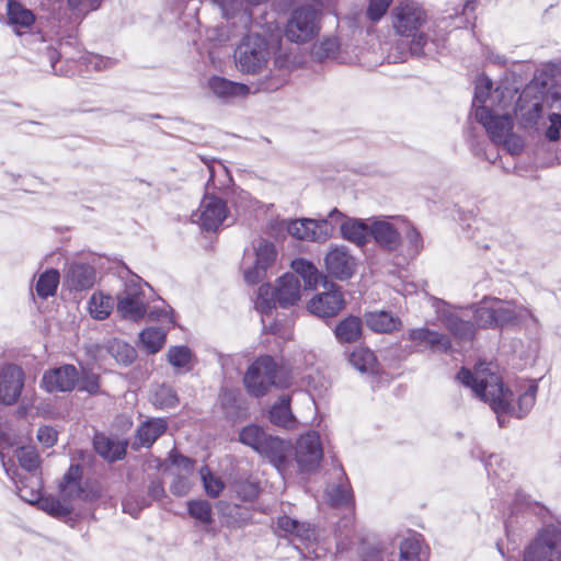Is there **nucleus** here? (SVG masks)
Here are the masks:
<instances>
[{"label":"nucleus","instance_id":"69168bd1","mask_svg":"<svg viewBox=\"0 0 561 561\" xmlns=\"http://www.w3.org/2000/svg\"><path fill=\"white\" fill-rule=\"evenodd\" d=\"M191 490V482L186 476L178 474L174 477L170 491L175 496H185Z\"/></svg>","mask_w":561,"mask_h":561},{"label":"nucleus","instance_id":"bf43d9fd","mask_svg":"<svg viewBox=\"0 0 561 561\" xmlns=\"http://www.w3.org/2000/svg\"><path fill=\"white\" fill-rule=\"evenodd\" d=\"M79 390L85 391L89 394H98L100 391V377L99 375L91 371H83L79 374Z\"/></svg>","mask_w":561,"mask_h":561},{"label":"nucleus","instance_id":"58836bf2","mask_svg":"<svg viewBox=\"0 0 561 561\" xmlns=\"http://www.w3.org/2000/svg\"><path fill=\"white\" fill-rule=\"evenodd\" d=\"M350 364L360 373L374 374L377 367V358L369 348L357 347L350 355Z\"/></svg>","mask_w":561,"mask_h":561},{"label":"nucleus","instance_id":"2eb2a0df","mask_svg":"<svg viewBox=\"0 0 561 561\" xmlns=\"http://www.w3.org/2000/svg\"><path fill=\"white\" fill-rule=\"evenodd\" d=\"M295 456L301 472H311L317 469L323 457L320 435L317 432L301 435L297 440Z\"/></svg>","mask_w":561,"mask_h":561},{"label":"nucleus","instance_id":"864d4df0","mask_svg":"<svg viewBox=\"0 0 561 561\" xmlns=\"http://www.w3.org/2000/svg\"><path fill=\"white\" fill-rule=\"evenodd\" d=\"M153 403L161 409H170L179 404V398L171 387L162 385L153 394Z\"/></svg>","mask_w":561,"mask_h":561},{"label":"nucleus","instance_id":"aec40b11","mask_svg":"<svg viewBox=\"0 0 561 561\" xmlns=\"http://www.w3.org/2000/svg\"><path fill=\"white\" fill-rule=\"evenodd\" d=\"M24 386V371L15 364H7L0 369V402L4 405L14 404Z\"/></svg>","mask_w":561,"mask_h":561},{"label":"nucleus","instance_id":"b1692460","mask_svg":"<svg viewBox=\"0 0 561 561\" xmlns=\"http://www.w3.org/2000/svg\"><path fill=\"white\" fill-rule=\"evenodd\" d=\"M64 283L70 290L90 289L95 283V270L88 263L73 262L65 271Z\"/></svg>","mask_w":561,"mask_h":561},{"label":"nucleus","instance_id":"8fccbe9b","mask_svg":"<svg viewBox=\"0 0 561 561\" xmlns=\"http://www.w3.org/2000/svg\"><path fill=\"white\" fill-rule=\"evenodd\" d=\"M404 247L407 255L415 259L424 248V240L421 232L412 225L404 231Z\"/></svg>","mask_w":561,"mask_h":561},{"label":"nucleus","instance_id":"ea45409f","mask_svg":"<svg viewBox=\"0 0 561 561\" xmlns=\"http://www.w3.org/2000/svg\"><path fill=\"white\" fill-rule=\"evenodd\" d=\"M270 421L278 426H288L293 420V413L290 411V397L287 394H283L278 398V400L272 405L270 410Z\"/></svg>","mask_w":561,"mask_h":561},{"label":"nucleus","instance_id":"5701e85b","mask_svg":"<svg viewBox=\"0 0 561 561\" xmlns=\"http://www.w3.org/2000/svg\"><path fill=\"white\" fill-rule=\"evenodd\" d=\"M276 259V250L272 242L261 241L255 250V264L244 268V279L248 284H259L265 276L266 270Z\"/></svg>","mask_w":561,"mask_h":561},{"label":"nucleus","instance_id":"a211bd4d","mask_svg":"<svg viewBox=\"0 0 561 561\" xmlns=\"http://www.w3.org/2000/svg\"><path fill=\"white\" fill-rule=\"evenodd\" d=\"M435 49V42L430 41L427 35L421 32L417 36L412 37L411 41L401 38L392 46L389 59L392 62H403L409 56H426L432 55Z\"/></svg>","mask_w":561,"mask_h":561},{"label":"nucleus","instance_id":"a18cd8bd","mask_svg":"<svg viewBox=\"0 0 561 561\" xmlns=\"http://www.w3.org/2000/svg\"><path fill=\"white\" fill-rule=\"evenodd\" d=\"M36 504L42 511L59 518L67 517L72 511L71 503L55 496H41Z\"/></svg>","mask_w":561,"mask_h":561},{"label":"nucleus","instance_id":"72a5a7b5","mask_svg":"<svg viewBox=\"0 0 561 561\" xmlns=\"http://www.w3.org/2000/svg\"><path fill=\"white\" fill-rule=\"evenodd\" d=\"M367 327L378 333H390L401 327V320L388 311H374L365 316Z\"/></svg>","mask_w":561,"mask_h":561},{"label":"nucleus","instance_id":"4d7b16f0","mask_svg":"<svg viewBox=\"0 0 561 561\" xmlns=\"http://www.w3.org/2000/svg\"><path fill=\"white\" fill-rule=\"evenodd\" d=\"M168 360L175 368H184L192 360V351L185 345L171 346L168 351Z\"/></svg>","mask_w":561,"mask_h":561},{"label":"nucleus","instance_id":"4468645a","mask_svg":"<svg viewBox=\"0 0 561 561\" xmlns=\"http://www.w3.org/2000/svg\"><path fill=\"white\" fill-rule=\"evenodd\" d=\"M193 217H196V221L203 230L216 231L228 217L227 204L220 197L205 194Z\"/></svg>","mask_w":561,"mask_h":561},{"label":"nucleus","instance_id":"2f4dec72","mask_svg":"<svg viewBox=\"0 0 561 561\" xmlns=\"http://www.w3.org/2000/svg\"><path fill=\"white\" fill-rule=\"evenodd\" d=\"M423 538L417 533H409L400 542V561H425Z\"/></svg>","mask_w":561,"mask_h":561},{"label":"nucleus","instance_id":"423d86ee","mask_svg":"<svg viewBox=\"0 0 561 561\" xmlns=\"http://www.w3.org/2000/svg\"><path fill=\"white\" fill-rule=\"evenodd\" d=\"M271 58L270 46L265 37L259 34L244 36L234 50V59L241 72L254 75L266 67Z\"/></svg>","mask_w":561,"mask_h":561},{"label":"nucleus","instance_id":"7ed1b4c3","mask_svg":"<svg viewBox=\"0 0 561 561\" xmlns=\"http://www.w3.org/2000/svg\"><path fill=\"white\" fill-rule=\"evenodd\" d=\"M275 533L279 536L291 537L301 560H316L325 554L327 549L319 545L316 529L308 523L283 515L276 519Z\"/></svg>","mask_w":561,"mask_h":561},{"label":"nucleus","instance_id":"0e129e2a","mask_svg":"<svg viewBox=\"0 0 561 561\" xmlns=\"http://www.w3.org/2000/svg\"><path fill=\"white\" fill-rule=\"evenodd\" d=\"M36 436L44 447L49 448L56 444L58 433L54 427L44 425L38 428Z\"/></svg>","mask_w":561,"mask_h":561},{"label":"nucleus","instance_id":"de8ad7c7","mask_svg":"<svg viewBox=\"0 0 561 561\" xmlns=\"http://www.w3.org/2000/svg\"><path fill=\"white\" fill-rule=\"evenodd\" d=\"M139 337L150 354L158 353L165 343V333L160 328H147L141 331Z\"/></svg>","mask_w":561,"mask_h":561},{"label":"nucleus","instance_id":"f257e3e1","mask_svg":"<svg viewBox=\"0 0 561 561\" xmlns=\"http://www.w3.org/2000/svg\"><path fill=\"white\" fill-rule=\"evenodd\" d=\"M458 380L490 405L501 427L505 425V415L522 419L536 402L538 386L535 381L516 385L515 390L504 387L496 366L492 363H478L472 371L462 367L458 371Z\"/></svg>","mask_w":561,"mask_h":561},{"label":"nucleus","instance_id":"c756f323","mask_svg":"<svg viewBox=\"0 0 561 561\" xmlns=\"http://www.w3.org/2000/svg\"><path fill=\"white\" fill-rule=\"evenodd\" d=\"M168 422L162 417H153L142 422L136 434V438L140 446L151 447L154 442L165 433Z\"/></svg>","mask_w":561,"mask_h":561},{"label":"nucleus","instance_id":"f03ea898","mask_svg":"<svg viewBox=\"0 0 561 561\" xmlns=\"http://www.w3.org/2000/svg\"><path fill=\"white\" fill-rule=\"evenodd\" d=\"M516 301L484 297L479 304L458 308V340H471L476 329H504L514 327Z\"/></svg>","mask_w":561,"mask_h":561},{"label":"nucleus","instance_id":"37998d69","mask_svg":"<svg viewBox=\"0 0 561 561\" xmlns=\"http://www.w3.org/2000/svg\"><path fill=\"white\" fill-rule=\"evenodd\" d=\"M59 280L60 274L57 270L49 268L45 271L39 275L36 283L35 289L37 295L43 299L54 296L58 288Z\"/></svg>","mask_w":561,"mask_h":561},{"label":"nucleus","instance_id":"4be33fe9","mask_svg":"<svg viewBox=\"0 0 561 561\" xmlns=\"http://www.w3.org/2000/svg\"><path fill=\"white\" fill-rule=\"evenodd\" d=\"M408 339L415 345L427 347L435 353H449L453 351L451 341L448 336L428 328L412 329Z\"/></svg>","mask_w":561,"mask_h":561},{"label":"nucleus","instance_id":"e433bc0d","mask_svg":"<svg viewBox=\"0 0 561 561\" xmlns=\"http://www.w3.org/2000/svg\"><path fill=\"white\" fill-rule=\"evenodd\" d=\"M334 334L340 343H354L362 336V320L358 317L348 316L334 329Z\"/></svg>","mask_w":561,"mask_h":561},{"label":"nucleus","instance_id":"680f3d73","mask_svg":"<svg viewBox=\"0 0 561 561\" xmlns=\"http://www.w3.org/2000/svg\"><path fill=\"white\" fill-rule=\"evenodd\" d=\"M67 2L70 10L85 15L91 11L98 10L101 7L103 0H67Z\"/></svg>","mask_w":561,"mask_h":561},{"label":"nucleus","instance_id":"a19ab883","mask_svg":"<svg viewBox=\"0 0 561 561\" xmlns=\"http://www.w3.org/2000/svg\"><path fill=\"white\" fill-rule=\"evenodd\" d=\"M15 457L20 467L26 471L25 474H41V459L34 446H21L15 450Z\"/></svg>","mask_w":561,"mask_h":561},{"label":"nucleus","instance_id":"052dcab7","mask_svg":"<svg viewBox=\"0 0 561 561\" xmlns=\"http://www.w3.org/2000/svg\"><path fill=\"white\" fill-rule=\"evenodd\" d=\"M392 0H370L366 14L369 20L379 21L388 11Z\"/></svg>","mask_w":561,"mask_h":561},{"label":"nucleus","instance_id":"09e8293b","mask_svg":"<svg viewBox=\"0 0 561 561\" xmlns=\"http://www.w3.org/2000/svg\"><path fill=\"white\" fill-rule=\"evenodd\" d=\"M278 305L275 296V289L270 284H262L259 288L257 298L255 300V308L264 316L276 308Z\"/></svg>","mask_w":561,"mask_h":561},{"label":"nucleus","instance_id":"412c9836","mask_svg":"<svg viewBox=\"0 0 561 561\" xmlns=\"http://www.w3.org/2000/svg\"><path fill=\"white\" fill-rule=\"evenodd\" d=\"M324 262L329 274L337 279H348L355 273L356 260L344 245L329 251Z\"/></svg>","mask_w":561,"mask_h":561},{"label":"nucleus","instance_id":"20e7f679","mask_svg":"<svg viewBox=\"0 0 561 561\" xmlns=\"http://www.w3.org/2000/svg\"><path fill=\"white\" fill-rule=\"evenodd\" d=\"M239 440L262 457L267 458L278 470H282L290 450V444L278 437L268 435L257 425H248L239 433Z\"/></svg>","mask_w":561,"mask_h":561},{"label":"nucleus","instance_id":"c9c22d12","mask_svg":"<svg viewBox=\"0 0 561 561\" xmlns=\"http://www.w3.org/2000/svg\"><path fill=\"white\" fill-rule=\"evenodd\" d=\"M209 88L219 98L247 95L250 91L247 84L216 76L209 79Z\"/></svg>","mask_w":561,"mask_h":561},{"label":"nucleus","instance_id":"79ce46f5","mask_svg":"<svg viewBox=\"0 0 561 561\" xmlns=\"http://www.w3.org/2000/svg\"><path fill=\"white\" fill-rule=\"evenodd\" d=\"M89 312L96 320L106 319L114 307V300L111 296L103 293H94L89 300Z\"/></svg>","mask_w":561,"mask_h":561},{"label":"nucleus","instance_id":"c85d7f7f","mask_svg":"<svg viewBox=\"0 0 561 561\" xmlns=\"http://www.w3.org/2000/svg\"><path fill=\"white\" fill-rule=\"evenodd\" d=\"M81 479L82 469L80 465H71L59 483L60 496L67 503L83 496L84 490L81 486Z\"/></svg>","mask_w":561,"mask_h":561},{"label":"nucleus","instance_id":"f3484780","mask_svg":"<svg viewBox=\"0 0 561 561\" xmlns=\"http://www.w3.org/2000/svg\"><path fill=\"white\" fill-rule=\"evenodd\" d=\"M1 459L3 455L0 451ZM2 466L8 477L13 481L16 494L25 502L30 504H36L42 496L43 481L39 473L33 474H21L13 466L9 467L8 463L2 460Z\"/></svg>","mask_w":561,"mask_h":561},{"label":"nucleus","instance_id":"ddd939ff","mask_svg":"<svg viewBox=\"0 0 561 561\" xmlns=\"http://www.w3.org/2000/svg\"><path fill=\"white\" fill-rule=\"evenodd\" d=\"M515 93L508 87H497L492 90V82L488 78H481L476 84L473 106L477 108L492 110L496 105H512Z\"/></svg>","mask_w":561,"mask_h":561},{"label":"nucleus","instance_id":"f8f14e48","mask_svg":"<svg viewBox=\"0 0 561 561\" xmlns=\"http://www.w3.org/2000/svg\"><path fill=\"white\" fill-rule=\"evenodd\" d=\"M141 280L139 276L133 274L125 282L124 290L117 295V312L124 319L139 321L147 312Z\"/></svg>","mask_w":561,"mask_h":561},{"label":"nucleus","instance_id":"49530a36","mask_svg":"<svg viewBox=\"0 0 561 561\" xmlns=\"http://www.w3.org/2000/svg\"><path fill=\"white\" fill-rule=\"evenodd\" d=\"M514 327H519L528 332L537 333L541 323L531 309L523 305H516Z\"/></svg>","mask_w":561,"mask_h":561},{"label":"nucleus","instance_id":"338daca9","mask_svg":"<svg viewBox=\"0 0 561 561\" xmlns=\"http://www.w3.org/2000/svg\"><path fill=\"white\" fill-rule=\"evenodd\" d=\"M550 125L546 130V137L550 141H557L560 138L561 114L552 113L549 115Z\"/></svg>","mask_w":561,"mask_h":561},{"label":"nucleus","instance_id":"13d9d810","mask_svg":"<svg viewBox=\"0 0 561 561\" xmlns=\"http://www.w3.org/2000/svg\"><path fill=\"white\" fill-rule=\"evenodd\" d=\"M44 57L48 60L49 67L54 75L68 77L75 73L73 70L64 69L62 62L60 60V54L56 48L47 46L44 53Z\"/></svg>","mask_w":561,"mask_h":561},{"label":"nucleus","instance_id":"a878e982","mask_svg":"<svg viewBox=\"0 0 561 561\" xmlns=\"http://www.w3.org/2000/svg\"><path fill=\"white\" fill-rule=\"evenodd\" d=\"M127 446L126 440L108 437L102 433H96L93 437L95 453L108 462L123 459L126 456Z\"/></svg>","mask_w":561,"mask_h":561},{"label":"nucleus","instance_id":"6ab92c4d","mask_svg":"<svg viewBox=\"0 0 561 561\" xmlns=\"http://www.w3.org/2000/svg\"><path fill=\"white\" fill-rule=\"evenodd\" d=\"M345 306L343 294L331 284L327 291L316 295L309 300L307 309L310 313L325 319L335 317Z\"/></svg>","mask_w":561,"mask_h":561},{"label":"nucleus","instance_id":"dca6fc26","mask_svg":"<svg viewBox=\"0 0 561 561\" xmlns=\"http://www.w3.org/2000/svg\"><path fill=\"white\" fill-rule=\"evenodd\" d=\"M79 382V370L71 364H65L46 370L41 386L49 393L70 392Z\"/></svg>","mask_w":561,"mask_h":561},{"label":"nucleus","instance_id":"7c9ffc66","mask_svg":"<svg viewBox=\"0 0 561 561\" xmlns=\"http://www.w3.org/2000/svg\"><path fill=\"white\" fill-rule=\"evenodd\" d=\"M294 274L301 277L306 289H313L319 283H323L324 288L328 286L327 277L322 275L317 267L305 259H296L291 262Z\"/></svg>","mask_w":561,"mask_h":561},{"label":"nucleus","instance_id":"6e6d98bb","mask_svg":"<svg viewBox=\"0 0 561 561\" xmlns=\"http://www.w3.org/2000/svg\"><path fill=\"white\" fill-rule=\"evenodd\" d=\"M518 110L520 113L522 122L526 127H531L537 124L542 114V105L539 101L531 102L528 107L523 105V98H519Z\"/></svg>","mask_w":561,"mask_h":561},{"label":"nucleus","instance_id":"bb28decb","mask_svg":"<svg viewBox=\"0 0 561 561\" xmlns=\"http://www.w3.org/2000/svg\"><path fill=\"white\" fill-rule=\"evenodd\" d=\"M369 230L370 238L382 249L391 252L400 245V234L391 222L374 220Z\"/></svg>","mask_w":561,"mask_h":561},{"label":"nucleus","instance_id":"e2e57ef3","mask_svg":"<svg viewBox=\"0 0 561 561\" xmlns=\"http://www.w3.org/2000/svg\"><path fill=\"white\" fill-rule=\"evenodd\" d=\"M437 314L449 332L456 334V316L454 314V309L447 307L443 301L437 306Z\"/></svg>","mask_w":561,"mask_h":561},{"label":"nucleus","instance_id":"f704fd0d","mask_svg":"<svg viewBox=\"0 0 561 561\" xmlns=\"http://www.w3.org/2000/svg\"><path fill=\"white\" fill-rule=\"evenodd\" d=\"M220 9L225 19L230 20L236 16L240 18V22L248 27L252 20L251 10L244 5L243 0H213Z\"/></svg>","mask_w":561,"mask_h":561},{"label":"nucleus","instance_id":"cd10ccee","mask_svg":"<svg viewBox=\"0 0 561 561\" xmlns=\"http://www.w3.org/2000/svg\"><path fill=\"white\" fill-rule=\"evenodd\" d=\"M275 289L278 306L287 308L294 306L300 299V280L295 274H285L278 279Z\"/></svg>","mask_w":561,"mask_h":561},{"label":"nucleus","instance_id":"5fc2aeb1","mask_svg":"<svg viewBox=\"0 0 561 561\" xmlns=\"http://www.w3.org/2000/svg\"><path fill=\"white\" fill-rule=\"evenodd\" d=\"M199 474L203 481L205 492L210 497H217L225 488L224 482L213 476L210 469L207 466H203L199 470Z\"/></svg>","mask_w":561,"mask_h":561},{"label":"nucleus","instance_id":"0eeeda50","mask_svg":"<svg viewBox=\"0 0 561 561\" xmlns=\"http://www.w3.org/2000/svg\"><path fill=\"white\" fill-rule=\"evenodd\" d=\"M342 218L343 213L334 208L328 214L327 218H301L293 220L288 224L287 231L298 240L324 242L333 233V221L341 220Z\"/></svg>","mask_w":561,"mask_h":561},{"label":"nucleus","instance_id":"393cba45","mask_svg":"<svg viewBox=\"0 0 561 561\" xmlns=\"http://www.w3.org/2000/svg\"><path fill=\"white\" fill-rule=\"evenodd\" d=\"M336 224H340V231L344 239L359 248L367 244L370 238V224H368V221L363 219H346L343 214V218L341 220L333 221V227Z\"/></svg>","mask_w":561,"mask_h":561},{"label":"nucleus","instance_id":"6e6552de","mask_svg":"<svg viewBox=\"0 0 561 561\" xmlns=\"http://www.w3.org/2000/svg\"><path fill=\"white\" fill-rule=\"evenodd\" d=\"M516 112L514 102L510 106L496 105L492 110L477 108L474 110L476 119L485 128L490 139L497 144L507 138L510 131L513 130L514 117Z\"/></svg>","mask_w":561,"mask_h":561},{"label":"nucleus","instance_id":"3c124183","mask_svg":"<svg viewBox=\"0 0 561 561\" xmlns=\"http://www.w3.org/2000/svg\"><path fill=\"white\" fill-rule=\"evenodd\" d=\"M484 467L490 478L504 481L510 476V463L500 455H490L484 462Z\"/></svg>","mask_w":561,"mask_h":561},{"label":"nucleus","instance_id":"4c0bfd02","mask_svg":"<svg viewBox=\"0 0 561 561\" xmlns=\"http://www.w3.org/2000/svg\"><path fill=\"white\" fill-rule=\"evenodd\" d=\"M106 352L111 357L115 359V362L119 365L128 366L136 358V351L128 343L118 340L112 339L106 343Z\"/></svg>","mask_w":561,"mask_h":561},{"label":"nucleus","instance_id":"39448f33","mask_svg":"<svg viewBox=\"0 0 561 561\" xmlns=\"http://www.w3.org/2000/svg\"><path fill=\"white\" fill-rule=\"evenodd\" d=\"M321 9L312 4L294 8L284 27V36L295 44H307L313 41L321 31Z\"/></svg>","mask_w":561,"mask_h":561},{"label":"nucleus","instance_id":"473e14b6","mask_svg":"<svg viewBox=\"0 0 561 561\" xmlns=\"http://www.w3.org/2000/svg\"><path fill=\"white\" fill-rule=\"evenodd\" d=\"M341 481L327 492L328 501L333 507H351L354 503L353 492L345 472L340 471Z\"/></svg>","mask_w":561,"mask_h":561},{"label":"nucleus","instance_id":"1a4fd4ad","mask_svg":"<svg viewBox=\"0 0 561 561\" xmlns=\"http://www.w3.org/2000/svg\"><path fill=\"white\" fill-rule=\"evenodd\" d=\"M277 364L270 355L260 356L248 368L243 382L250 394L263 397L276 382Z\"/></svg>","mask_w":561,"mask_h":561},{"label":"nucleus","instance_id":"774afa93","mask_svg":"<svg viewBox=\"0 0 561 561\" xmlns=\"http://www.w3.org/2000/svg\"><path fill=\"white\" fill-rule=\"evenodd\" d=\"M550 125L546 130V137L550 141H557L560 138L561 114L552 113L549 115Z\"/></svg>","mask_w":561,"mask_h":561},{"label":"nucleus","instance_id":"9b49d317","mask_svg":"<svg viewBox=\"0 0 561 561\" xmlns=\"http://www.w3.org/2000/svg\"><path fill=\"white\" fill-rule=\"evenodd\" d=\"M427 14L423 7L415 1H402L392 10V24L402 37H414L425 24Z\"/></svg>","mask_w":561,"mask_h":561},{"label":"nucleus","instance_id":"c03bdc74","mask_svg":"<svg viewBox=\"0 0 561 561\" xmlns=\"http://www.w3.org/2000/svg\"><path fill=\"white\" fill-rule=\"evenodd\" d=\"M8 18L11 24L21 27H30L35 21L33 12L14 0L8 1Z\"/></svg>","mask_w":561,"mask_h":561},{"label":"nucleus","instance_id":"9d476101","mask_svg":"<svg viewBox=\"0 0 561 561\" xmlns=\"http://www.w3.org/2000/svg\"><path fill=\"white\" fill-rule=\"evenodd\" d=\"M524 561H561V528L541 529L525 549Z\"/></svg>","mask_w":561,"mask_h":561},{"label":"nucleus","instance_id":"603ef678","mask_svg":"<svg viewBox=\"0 0 561 561\" xmlns=\"http://www.w3.org/2000/svg\"><path fill=\"white\" fill-rule=\"evenodd\" d=\"M187 511L191 517L202 524L208 525L213 522L211 505L206 500L188 501Z\"/></svg>","mask_w":561,"mask_h":561}]
</instances>
